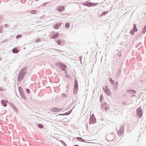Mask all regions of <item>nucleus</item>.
Instances as JSON below:
<instances>
[{
    "mask_svg": "<svg viewBox=\"0 0 146 146\" xmlns=\"http://www.w3.org/2000/svg\"><path fill=\"white\" fill-rule=\"evenodd\" d=\"M70 86V85L69 84H68L66 86V88H67V89L69 88Z\"/></svg>",
    "mask_w": 146,
    "mask_h": 146,
    "instance_id": "c03bdc74",
    "label": "nucleus"
},
{
    "mask_svg": "<svg viewBox=\"0 0 146 146\" xmlns=\"http://www.w3.org/2000/svg\"><path fill=\"white\" fill-rule=\"evenodd\" d=\"M37 13V10H33L31 11L30 12V13L33 14H35Z\"/></svg>",
    "mask_w": 146,
    "mask_h": 146,
    "instance_id": "7c9ffc66",
    "label": "nucleus"
},
{
    "mask_svg": "<svg viewBox=\"0 0 146 146\" xmlns=\"http://www.w3.org/2000/svg\"><path fill=\"white\" fill-rule=\"evenodd\" d=\"M60 141L62 144L64 146H68L62 140H60Z\"/></svg>",
    "mask_w": 146,
    "mask_h": 146,
    "instance_id": "473e14b6",
    "label": "nucleus"
},
{
    "mask_svg": "<svg viewBox=\"0 0 146 146\" xmlns=\"http://www.w3.org/2000/svg\"><path fill=\"white\" fill-rule=\"evenodd\" d=\"M65 74H66V71H65Z\"/></svg>",
    "mask_w": 146,
    "mask_h": 146,
    "instance_id": "13d9d810",
    "label": "nucleus"
},
{
    "mask_svg": "<svg viewBox=\"0 0 146 146\" xmlns=\"http://www.w3.org/2000/svg\"><path fill=\"white\" fill-rule=\"evenodd\" d=\"M61 25V23H56L55 24L53 27L55 29H58L60 27Z\"/></svg>",
    "mask_w": 146,
    "mask_h": 146,
    "instance_id": "ddd939ff",
    "label": "nucleus"
},
{
    "mask_svg": "<svg viewBox=\"0 0 146 146\" xmlns=\"http://www.w3.org/2000/svg\"><path fill=\"white\" fill-rule=\"evenodd\" d=\"M57 43L59 45L61 44V40L60 39H58L57 40Z\"/></svg>",
    "mask_w": 146,
    "mask_h": 146,
    "instance_id": "f704fd0d",
    "label": "nucleus"
},
{
    "mask_svg": "<svg viewBox=\"0 0 146 146\" xmlns=\"http://www.w3.org/2000/svg\"><path fill=\"white\" fill-rule=\"evenodd\" d=\"M48 3V2H45L44 3L42 4V5H41L40 6L42 7H43L45 5H46Z\"/></svg>",
    "mask_w": 146,
    "mask_h": 146,
    "instance_id": "c9c22d12",
    "label": "nucleus"
},
{
    "mask_svg": "<svg viewBox=\"0 0 146 146\" xmlns=\"http://www.w3.org/2000/svg\"><path fill=\"white\" fill-rule=\"evenodd\" d=\"M124 126L123 125H121L120 127L119 130L122 131V133H123L124 131Z\"/></svg>",
    "mask_w": 146,
    "mask_h": 146,
    "instance_id": "bb28decb",
    "label": "nucleus"
},
{
    "mask_svg": "<svg viewBox=\"0 0 146 146\" xmlns=\"http://www.w3.org/2000/svg\"><path fill=\"white\" fill-rule=\"evenodd\" d=\"M63 109H64V108H58V112L60 111H61Z\"/></svg>",
    "mask_w": 146,
    "mask_h": 146,
    "instance_id": "58836bf2",
    "label": "nucleus"
},
{
    "mask_svg": "<svg viewBox=\"0 0 146 146\" xmlns=\"http://www.w3.org/2000/svg\"><path fill=\"white\" fill-rule=\"evenodd\" d=\"M74 85L73 90V93L74 94L76 95L77 93V92L78 90V84L77 80H74Z\"/></svg>",
    "mask_w": 146,
    "mask_h": 146,
    "instance_id": "7ed1b4c3",
    "label": "nucleus"
},
{
    "mask_svg": "<svg viewBox=\"0 0 146 146\" xmlns=\"http://www.w3.org/2000/svg\"><path fill=\"white\" fill-rule=\"evenodd\" d=\"M90 117H95L94 114L93 113L92 115H90Z\"/></svg>",
    "mask_w": 146,
    "mask_h": 146,
    "instance_id": "de8ad7c7",
    "label": "nucleus"
},
{
    "mask_svg": "<svg viewBox=\"0 0 146 146\" xmlns=\"http://www.w3.org/2000/svg\"><path fill=\"white\" fill-rule=\"evenodd\" d=\"M26 91L28 93H29L30 92V90L28 88H27L26 89Z\"/></svg>",
    "mask_w": 146,
    "mask_h": 146,
    "instance_id": "ea45409f",
    "label": "nucleus"
},
{
    "mask_svg": "<svg viewBox=\"0 0 146 146\" xmlns=\"http://www.w3.org/2000/svg\"><path fill=\"white\" fill-rule=\"evenodd\" d=\"M27 70V67H24L20 71L17 77L18 82H20L23 79L24 76L26 73Z\"/></svg>",
    "mask_w": 146,
    "mask_h": 146,
    "instance_id": "f257e3e1",
    "label": "nucleus"
},
{
    "mask_svg": "<svg viewBox=\"0 0 146 146\" xmlns=\"http://www.w3.org/2000/svg\"><path fill=\"white\" fill-rule=\"evenodd\" d=\"M104 99V97L102 94H101L100 98V100L101 102H102V101H103V100Z\"/></svg>",
    "mask_w": 146,
    "mask_h": 146,
    "instance_id": "cd10ccee",
    "label": "nucleus"
},
{
    "mask_svg": "<svg viewBox=\"0 0 146 146\" xmlns=\"http://www.w3.org/2000/svg\"><path fill=\"white\" fill-rule=\"evenodd\" d=\"M108 11H104V12H102L101 15H100V17H101L103 16H105L108 13Z\"/></svg>",
    "mask_w": 146,
    "mask_h": 146,
    "instance_id": "aec40b11",
    "label": "nucleus"
},
{
    "mask_svg": "<svg viewBox=\"0 0 146 146\" xmlns=\"http://www.w3.org/2000/svg\"><path fill=\"white\" fill-rule=\"evenodd\" d=\"M113 85H114L113 87V89L115 90H117L118 86V82L117 81L115 82L114 84Z\"/></svg>",
    "mask_w": 146,
    "mask_h": 146,
    "instance_id": "4468645a",
    "label": "nucleus"
},
{
    "mask_svg": "<svg viewBox=\"0 0 146 146\" xmlns=\"http://www.w3.org/2000/svg\"><path fill=\"white\" fill-rule=\"evenodd\" d=\"M58 115H62V116H64V113H63V114H59Z\"/></svg>",
    "mask_w": 146,
    "mask_h": 146,
    "instance_id": "603ef678",
    "label": "nucleus"
},
{
    "mask_svg": "<svg viewBox=\"0 0 146 146\" xmlns=\"http://www.w3.org/2000/svg\"><path fill=\"white\" fill-rule=\"evenodd\" d=\"M12 51L13 53L15 54L17 53L18 52V51L16 48H13L12 50Z\"/></svg>",
    "mask_w": 146,
    "mask_h": 146,
    "instance_id": "412c9836",
    "label": "nucleus"
},
{
    "mask_svg": "<svg viewBox=\"0 0 146 146\" xmlns=\"http://www.w3.org/2000/svg\"><path fill=\"white\" fill-rule=\"evenodd\" d=\"M9 105L10 107L13 109L15 107L14 105L11 102H9Z\"/></svg>",
    "mask_w": 146,
    "mask_h": 146,
    "instance_id": "2f4dec72",
    "label": "nucleus"
},
{
    "mask_svg": "<svg viewBox=\"0 0 146 146\" xmlns=\"http://www.w3.org/2000/svg\"><path fill=\"white\" fill-rule=\"evenodd\" d=\"M55 65L58 67L62 71L65 70L66 67L65 65L62 62H58L55 63Z\"/></svg>",
    "mask_w": 146,
    "mask_h": 146,
    "instance_id": "f03ea898",
    "label": "nucleus"
},
{
    "mask_svg": "<svg viewBox=\"0 0 146 146\" xmlns=\"http://www.w3.org/2000/svg\"><path fill=\"white\" fill-rule=\"evenodd\" d=\"M3 90L1 89V88L0 87V91H3Z\"/></svg>",
    "mask_w": 146,
    "mask_h": 146,
    "instance_id": "5fc2aeb1",
    "label": "nucleus"
},
{
    "mask_svg": "<svg viewBox=\"0 0 146 146\" xmlns=\"http://www.w3.org/2000/svg\"><path fill=\"white\" fill-rule=\"evenodd\" d=\"M127 103L126 102H123L122 103V104L123 105H125Z\"/></svg>",
    "mask_w": 146,
    "mask_h": 146,
    "instance_id": "8fccbe9b",
    "label": "nucleus"
},
{
    "mask_svg": "<svg viewBox=\"0 0 146 146\" xmlns=\"http://www.w3.org/2000/svg\"><path fill=\"white\" fill-rule=\"evenodd\" d=\"M104 105H103L104 107L105 108V110L107 111L109 108V106L108 104H106V103L105 102H104Z\"/></svg>",
    "mask_w": 146,
    "mask_h": 146,
    "instance_id": "2eb2a0df",
    "label": "nucleus"
},
{
    "mask_svg": "<svg viewBox=\"0 0 146 146\" xmlns=\"http://www.w3.org/2000/svg\"><path fill=\"white\" fill-rule=\"evenodd\" d=\"M18 89L21 97L24 99L26 100V98L25 96V94L22 88L21 87H20Z\"/></svg>",
    "mask_w": 146,
    "mask_h": 146,
    "instance_id": "6e6552de",
    "label": "nucleus"
},
{
    "mask_svg": "<svg viewBox=\"0 0 146 146\" xmlns=\"http://www.w3.org/2000/svg\"><path fill=\"white\" fill-rule=\"evenodd\" d=\"M56 10L62 13L65 10V7L63 5H58L56 8Z\"/></svg>",
    "mask_w": 146,
    "mask_h": 146,
    "instance_id": "1a4fd4ad",
    "label": "nucleus"
},
{
    "mask_svg": "<svg viewBox=\"0 0 146 146\" xmlns=\"http://www.w3.org/2000/svg\"><path fill=\"white\" fill-rule=\"evenodd\" d=\"M24 15V16H26V15H25V14H23L22 15Z\"/></svg>",
    "mask_w": 146,
    "mask_h": 146,
    "instance_id": "6e6d98bb",
    "label": "nucleus"
},
{
    "mask_svg": "<svg viewBox=\"0 0 146 146\" xmlns=\"http://www.w3.org/2000/svg\"><path fill=\"white\" fill-rule=\"evenodd\" d=\"M109 80L111 85H113L114 84V80H113L111 78H110Z\"/></svg>",
    "mask_w": 146,
    "mask_h": 146,
    "instance_id": "393cba45",
    "label": "nucleus"
},
{
    "mask_svg": "<svg viewBox=\"0 0 146 146\" xmlns=\"http://www.w3.org/2000/svg\"><path fill=\"white\" fill-rule=\"evenodd\" d=\"M36 42H38L40 41V40L38 39H36L35 40Z\"/></svg>",
    "mask_w": 146,
    "mask_h": 146,
    "instance_id": "3c124183",
    "label": "nucleus"
},
{
    "mask_svg": "<svg viewBox=\"0 0 146 146\" xmlns=\"http://www.w3.org/2000/svg\"><path fill=\"white\" fill-rule=\"evenodd\" d=\"M37 126L40 129H42L44 127L43 125L40 123L37 124Z\"/></svg>",
    "mask_w": 146,
    "mask_h": 146,
    "instance_id": "4be33fe9",
    "label": "nucleus"
},
{
    "mask_svg": "<svg viewBox=\"0 0 146 146\" xmlns=\"http://www.w3.org/2000/svg\"><path fill=\"white\" fill-rule=\"evenodd\" d=\"M4 26L3 25H0V33H2V31L3 30V29Z\"/></svg>",
    "mask_w": 146,
    "mask_h": 146,
    "instance_id": "c85d7f7f",
    "label": "nucleus"
},
{
    "mask_svg": "<svg viewBox=\"0 0 146 146\" xmlns=\"http://www.w3.org/2000/svg\"><path fill=\"white\" fill-rule=\"evenodd\" d=\"M136 111L137 116L139 118L141 117L143 115V111L142 110L141 108H138Z\"/></svg>",
    "mask_w": 146,
    "mask_h": 146,
    "instance_id": "423d86ee",
    "label": "nucleus"
},
{
    "mask_svg": "<svg viewBox=\"0 0 146 146\" xmlns=\"http://www.w3.org/2000/svg\"><path fill=\"white\" fill-rule=\"evenodd\" d=\"M74 146H79L78 145H74Z\"/></svg>",
    "mask_w": 146,
    "mask_h": 146,
    "instance_id": "4d7b16f0",
    "label": "nucleus"
},
{
    "mask_svg": "<svg viewBox=\"0 0 146 146\" xmlns=\"http://www.w3.org/2000/svg\"><path fill=\"white\" fill-rule=\"evenodd\" d=\"M82 56H80L79 57V59L81 62L82 61Z\"/></svg>",
    "mask_w": 146,
    "mask_h": 146,
    "instance_id": "09e8293b",
    "label": "nucleus"
},
{
    "mask_svg": "<svg viewBox=\"0 0 146 146\" xmlns=\"http://www.w3.org/2000/svg\"><path fill=\"white\" fill-rule=\"evenodd\" d=\"M103 89L107 95L109 96L111 95V93L110 90L109 89L108 86H104L103 88Z\"/></svg>",
    "mask_w": 146,
    "mask_h": 146,
    "instance_id": "0eeeda50",
    "label": "nucleus"
},
{
    "mask_svg": "<svg viewBox=\"0 0 146 146\" xmlns=\"http://www.w3.org/2000/svg\"><path fill=\"white\" fill-rule=\"evenodd\" d=\"M7 39L6 40H3L2 41V42H5L6 41H7Z\"/></svg>",
    "mask_w": 146,
    "mask_h": 146,
    "instance_id": "864d4df0",
    "label": "nucleus"
},
{
    "mask_svg": "<svg viewBox=\"0 0 146 146\" xmlns=\"http://www.w3.org/2000/svg\"><path fill=\"white\" fill-rule=\"evenodd\" d=\"M132 96H134V95H133Z\"/></svg>",
    "mask_w": 146,
    "mask_h": 146,
    "instance_id": "052dcab7",
    "label": "nucleus"
},
{
    "mask_svg": "<svg viewBox=\"0 0 146 146\" xmlns=\"http://www.w3.org/2000/svg\"><path fill=\"white\" fill-rule=\"evenodd\" d=\"M117 55L119 56V57H121V53H118V54H117Z\"/></svg>",
    "mask_w": 146,
    "mask_h": 146,
    "instance_id": "37998d69",
    "label": "nucleus"
},
{
    "mask_svg": "<svg viewBox=\"0 0 146 146\" xmlns=\"http://www.w3.org/2000/svg\"><path fill=\"white\" fill-rule=\"evenodd\" d=\"M99 4V3H93L89 1H86L84 3L83 5L86 6L88 7H94L96 5Z\"/></svg>",
    "mask_w": 146,
    "mask_h": 146,
    "instance_id": "20e7f679",
    "label": "nucleus"
},
{
    "mask_svg": "<svg viewBox=\"0 0 146 146\" xmlns=\"http://www.w3.org/2000/svg\"><path fill=\"white\" fill-rule=\"evenodd\" d=\"M65 76L67 78L69 79L70 78V76L67 73H66Z\"/></svg>",
    "mask_w": 146,
    "mask_h": 146,
    "instance_id": "4c0bfd02",
    "label": "nucleus"
},
{
    "mask_svg": "<svg viewBox=\"0 0 146 146\" xmlns=\"http://www.w3.org/2000/svg\"><path fill=\"white\" fill-rule=\"evenodd\" d=\"M4 19L3 16L2 15H0V23L1 24H3Z\"/></svg>",
    "mask_w": 146,
    "mask_h": 146,
    "instance_id": "f3484780",
    "label": "nucleus"
},
{
    "mask_svg": "<svg viewBox=\"0 0 146 146\" xmlns=\"http://www.w3.org/2000/svg\"><path fill=\"white\" fill-rule=\"evenodd\" d=\"M22 35H21L19 34L17 35L16 36V38H20L22 37Z\"/></svg>",
    "mask_w": 146,
    "mask_h": 146,
    "instance_id": "e433bc0d",
    "label": "nucleus"
},
{
    "mask_svg": "<svg viewBox=\"0 0 146 146\" xmlns=\"http://www.w3.org/2000/svg\"><path fill=\"white\" fill-rule=\"evenodd\" d=\"M91 0H90V1H91Z\"/></svg>",
    "mask_w": 146,
    "mask_h": 146,
    "instance_id": "680f3d73",
    "label": "nucleus"
},
{
    "mask_svg": "<svg viewBox=\"0 0 146 146\" xmlns=\"http://www.w3.org/2000/svg\"><path fill=\"white\" fill-rule=\"evenodd\" d=\"M137 31L138 29L137 28L136 25L135 24H134L133 25V29L130 30V33L131 35H133L134 34V33L137 32Z\"/></svg>",
    "mask_w": 146,
    "mask_h": 146,
    "instance_id": "9d476101",
    "label": "nucleus"
},
{
    "mask_svg": "<svg viewBox=\"0 0 146 146\" xmlns=\"http://www.w3.org/2000/svg\"><path fill=\"white\" fill-rule=\"evenodd\" d=\"M59 36V33L57 32L54 33L51 36L50 38L51 39H55L57 38Z\"/></svg>",
    "mask_w": 146,
    "mask_h": 146,
    "instance_id": "f8f14e48",
    "label": "nucleus"
},
{
    "mask_svg": "<svg viewBox=\"0 0 146 146\" xmlns=\"http://www.w3.org/2000/svg\"><path fill=\"white\" fill-rule=\"evenodd\" d=\"M128 91L127 92H128L129 93H130L132 94H134L136 93V91L133 90H127Z\"/></svg>",
    "mask_w": 146,
    "mask_h": 146,
    "instance_id": "6ab92c4d",
    "label": "nucleus"
},
{
    "mask_svg": "<svg viewBox=\"0 0 146 146\" xmlns=\"http://www.w3.org/2000/svg\"><path fill=\"white\" fill-rule=\"evenodd\" d=\"M5 27L7 28V27H9V25L7 24H5Z\"/></svg>",
    "mask_w": 146,
    "mask_h": 146,
    "instance_id": "a18cd8bd",
    "label": "nucleus"
},
{
    "mask_svg": "<svg viewBox=\"0 0 146 146\" xmlns=\"http://www.w3.org/2000/svg\"><path fill=\"white\" fill-rule=\"evenodd\" d=\"M13 109L17 113L18 111V110L15 106Z\"/></svg>",
    "mask_w": 146,
    "mask_h": 146,
    "instance_id": "72a5a7b5",
    "label": "nucleus"
},
{
    "mask_svg": "<svg viewBox=\"0 0 146 146\" xmlns=\"http://www.w3.org/2000/svg\"><path fill=\"white\" fill-rule=\"evenodd\" d=\"M121 72V70L120 69H119L117 71V74H120Z\"/></svg>",
    "mask_w": 146,
    "mask_h": 146,
    "instance_id": "79ce46f5",
    "label": "nucleus"
},
{
    "mask_svg": "<svg viewBox=\"0 0 146 146\" xmlns=\"http://www.w3.org/2000/svg\"><path fill=\"white\" fill-rule=\"evenodd\" d=\"M67 96L66 94L64 93H63L62 94L61 96L60 97V98L62 99V98H66Z\"/></svg>",
    "mask_w": 146,
    "mask_h": 146,
    "instance_id": "c756f323",
    "label": "nucleus"
},
{
    "mask_svg": "<svg viewBox=\"0 0 146 146\" xmlns=\"http://www.w3.org/2000/svg\"><path fill=\"white\" fill-rule=\"evenodd\" d=\"M70 25V23H65V27L67 29L69 28Z\"/></svg>",
    "mask_w": 146,
    "mask_h": 146,
    "instance_id": "a878e982",
    "label": "nucleus"
},
{
    "mask_svg": "<svg viewBox=\"0 0 146 146\" xmlns=\"http://www.w3.org/2000/svg\"><path fill=\"white\" fill-rule=\"evenodd\" d=\"M36 1H38V0H35Z\"/></svg>",
    "mask_w": 146,
    "mask_h": 146,
    "instance_id": "bf43d9fd",
    "label": "nucleus"
},
{
    "mask_svg": "<svg viewBox=\"0 0 146 146\" xmlns=\"http://www.w3.org/2000/svg\"><path fill=\"white\" fill-rule=\"evenodd\" d=\"M76 139L78 141L83 142H86V140L81 137H78Z\"/></svg>",
    "mask_w": 146,
    "mask_h": 146,
    "instance_id": "dca6fc26",
    "label": "nucleus"
},
{
    "mask_svg": "<svg viewBox=\"0 0 146 146\" xmlns=\"http://www.w3.org/2000/svg\"><path fill=\"white\" fill-rule=\"evenodd\" d=\"M114 134L113 133H112L111 134H107L106 136V140L107 141H111L114 139Z\"/></svg>",
    "mask_w": 146,
    "mask_h": 146,
    "instance_id": "39448f33",
    "label": "nucleus"
},
{
    "mask_svg": "<svg viewBox=\"0 0 146 146\" xmlns=\"http://www.w3.org/2000/svg\"><path fill=\"white\" fill-rule=\"evenodd\" d=\"M70 114L69 113L68 111L66 112V113H64V115H69Z\"/></svg>",
    "mask_w": 146,
    "mask_h": 146,
    "instance_id": "a19ab883",
    "label": "nucleus"
},
{
    "mask_svg": "<svg viewBox=\"0 0 146 146\" xmlns=\"http://www.w3.org/2000/svg\"><path fill=\"white\" fill-rule=\"evenodd\" d=\"M96 120L95 117H90V121H89V124H94L96 123Z\"/></svg>",
    "mask_w": 146,
    "mask_h": 146,
    "instance_id": "9b49d317",
    "label": "nucleus"
},
{
    "mask_svg": "<svg viewBox=\"0 0 146 146\" xmlns=\"http://www.w3.org/2000/svg\"><path fill=\"white\" fill-rule=\"evenodd\" d=\"M74 107L71 110H70L69 111H68L70 114L71 113V112L72 111V109H73V108H74Z\"/></svg>",
    "mask_w": 146,
    "mask_h": 146,
    "instance_id": "49530a36",
    "label": "nucleus"
},
{
    "mask_svg": "<svg viewBox=\"0 0 146 146\" xmlns=\"http://www.w3.org/2000/svg\"><path fill=\"white\" fill-rule=\"evenodd\" d=\"M123 133H122V131L119 130L117 131V134L119 136H120L121 135H123Z\"/></svg>",
    "mask_w": 146,
    "mask_h": 146,
    "instance_id": "b1692460",
    "label": "nucleus"
},
{
    "mask_svg": "<svg viewBox=\"0 0 146 146\" xmlns=\"http://www.w3.org/2000/svg\"><path fill=\"white\" fill-rule=\"evenodd\" d=\"M58 108L55 107H53L50 110V111L52 112H58Z\"/></svg>",
    "mask_w": 146,
    "mask_h": 146,
    "instance_id": "a211bd4d",
    "label": "nucleus"
},
{
    "mask_svg": "<svg viewBox=\"0 0 146 146\" xmlns=\"http://www.w3.org/2000/svg\"><path fill=\"white\" fill-rule=\"evenodd\" d=\"M1 102L2 104L5 107H6L7 106V105L5 103V102L3 100H1Z\"/></svg>",
    "mask_w": 146,
    "mask_h": 146,
    "instance_id": "5701e85b",
    "label": "nucleus"
}]
</instances>
